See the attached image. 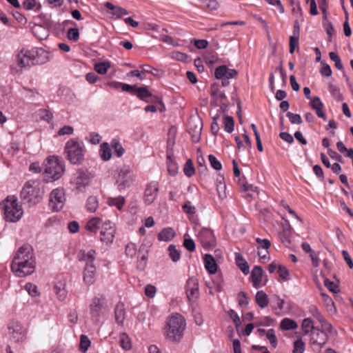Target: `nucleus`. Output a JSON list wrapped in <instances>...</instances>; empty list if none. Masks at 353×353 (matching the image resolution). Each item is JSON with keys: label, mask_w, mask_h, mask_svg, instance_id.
<instances>
[{"label": "nucleus", "mask_w": 353, "mask_h": 353, "mask_svg": "<svg viewBox=\"0 0 353 353\" xmlns=\"http://www.w3.org/2000/svg\"><path fill=\"white\" fill-rule=\"evenodd\" d=\"M43 194V184L40 180L28 181L21 192L22 200L31 205L39 203L42 200Z\"/></svg>", "instance_id": "obj_1"}, {"label": "nucleus", "mask_w": 353, "mask_h": 353, "mask_svg": "<svg viewBox=\"0 0 353 353\" xmlns=\"http://www.w3.org/2000/svg\"><path fill=\"white\" fill-rule=\"evenodd\" d=\"M110 310L107 300L103 294H98L91 299L89 304V314L94 325L101 324Z\"/></svg>", "instance_id": "obj_2"}, {"label": "nucleus", "mask_w": 353, "mask_h": 353, "mask_svg": "<svg viewBox=\"0 0 353 353\" xmlns=\"http://www.w3.org/2000/svg\"><path fill=\"white\" fill-rule=\"evenodd\" d=\"M185 321L179 314H172L167 321L165 334L168 339L179 341L185 328Z\"/></svg>", "instance_id": "obj_3"}, {"label": "nucleus", "mask_w": 353, "mask_h": 353, "mask_svg": "<svg viewBox=\"0 0 353 353\" xmlns=\"http://www.w3.org/2000/svg\"><path fill=\"white\" fill-rule=\"evenodd\" d=\"M64 153L71 163L81 164L84 159L85 148L82 141L77 139H70L65 143Z\"/></svg>", "instance_id": "obj_4"}, {"label": "nucleus", "mask_w": 353, "mask_h": 353, "mask_svg": "<svg viewBox=\"0 0 353 353\" xmlns=\"http://www.w3.org/2000/svg\"><path fill=\"white\" fill-rule=\"evenodd\" d=\"M4 219L9 222L18 221L23 215V209L14 196H8L1 203Z\"/></svg>", "instance_id": "obj_5"}, {"label": "nucleus", "mask_w": 353, "mask_h": 353, "mask_svg": "<svg viewBox=\"0 0 353 353\" xmlns=\"http://www.w3.org/2000/svg\"><path fill=\"white\" fill-rule=\"evenodd\" d=\"M64 171V163L59 157H51L47 159L44 172L47 181H53L59 179Z\"/></svg>", "instance_id": "obj_6"}, {"label": "nucleus", "mask_w": 353, "mask_h": 353, "mask_svg": "<svg viewBox=\"0 0 353 353\" xmlns=\"http://www.w3.org/2000/svg\"><path fill=\"white\" fill-rule=\"evenodd\" d=\"M335 333H336V331L333 328L332 326L330 330H326L321 326V328L317 327L310 334V344L317 350H321L326 344L328 340V336Z\"/></svg>", "instance_id": "obj_7"}, {"label": "nucleus", "mask_w": 353, "mask_h": 353, "mask_svg": "<svg viewBox=\"0 0 353 353\" xmlns=\"http://www.w3.org/2000/svg\"><path fill=\"white\" fill-rule=\"evenodd\" d=\"M29 50H21L14 57V63L10 65L12 73L21 74L23 68H27L32 64Z\"/></svg>", "instance_id": "obj_8"}, {"label": "nucleus", "mask_w": 353, "mask_h": 353, "mask_svg": "<svg viewBox=\"0 0 353 353\" xmlns=\"http://www.w3.org/2000/svg\"><path fill=\"white\" fill-rule=\"evenodd\" d=\"M197 239L205 250H212L216 245V240L214 232L209 228H202L197 234Z\"/></svg>", "instance_id": "obj_9"}, {"label": "nucleus", "mask_w": 353, "mask_h": 353, "mask_svg": "<svg viewBox=\"0 0 353 353\" xmlns=\"http://www.w3.org/2000/svg\"><path fill=\"white\" fill-rule=\"evenodd\" d=\"M65 202V195L64 189L62 188H57L54 189L49 198V206L53 211L61 210Z\"/></svg>", "instance_id": "obj_10"}, {"label": "nucleus", "mask_w": 353, "mask_h": 353, "mask_svg": "<svg viewBox=\"0 0 353 353\" xmlns=\"http://www.w3.org/2000/svg\"><path fill=\"white\" fill-rule=\"evenodd\" d=\"M134 179L131 174L128 168H123L119 170L116 179V185L119 192H123L129 188L133 183Z\"/></svg>", "instance_id": "obj_11"}, {"label": "nucleus", "mask_w": 353, "mask_h": 353, "mask_svg": "<svg viewBox=\"0 0 353 353\" xmlns=\"http://www.w3.org/2000/svg\"><path fill=\"white\" fill-rule=\"evenodd\" d=\"M28 259L25 262L19 264L18 269L11 264V270L19 277L26 276L34 272L35 270V260L34 257L27 256Z\"/></svg>", "instance_id": "obj_12"}, {"label": "nucleus", "mask_w": 353, "mask_h": 353, "mask_svg": "<svg viewBox=\"0 0 353 353\" xmlns=\"http://www.w3.org/2000/svg\"><path fill=\"white\" fill-rule=\"evenodd\" d=\"M115 226L110 221L103 222L100 232V240L106 244L112 243L114 239Z\"/></svg>", "instance_id": "obj_13"}, {"label": "nucleus", "mask_w": 353, "mask_h": 353, "mask_svg": "<svg viewBox=\"0 0 353 353\" xmlns=\"http://www.w3.org/2000/svg\"><path fill=\"white\" fill-rule=\"evenodd\" d=\"M32 65H42L50 61V53L42 48L29 50Z\"/></svg>", "instance_id": "obj_14"}, {"label": "nucleus", "mask_w": 353, "mask_h": 353, "mask_svg": "<svg viewBox=\"0 0 353 353\" xmlns=\"http://www.w3.org/2000/svg\"><path fill=\"white\" fill-rule=\"evenodd\" d=\"M159 190V185L157 181H152L149 182L144 191V202L147 205L152 204L157 198Z\"/></svg>", "instance_id": "obj_15"}, {"label": "nucleus", "mask_w": 353, "mask_h": 353, "mask_svg": "<svg viewBox=\"0 0 353 353\" xmlns=\"http://www.w3.org/2000/svg\"><path fill=\"white\" fill-rule=\"evenodd\" d=\"M28 256L33 257V252L31 246L26 244L19 248L12 264H14V267L18 269L19 264L25 262L26 259H28Z\"/></svg>", "instance_id": "obj_16"}, {"label": "nucleus", "mask_w": 353, "mask_h": 353, "mask_svg": "<svg viewBox=\"0 0 353 353\" xmlns=\"http://www.w3.org/2000/svg\"><path fill=\"white\" fill-rule=\"evenodd\" d=\"M254 288H259L265 285L267 279L263 275V270L261 266H254L250 276Z\"/></svg>", "instance_id": "obj_17"}, {"label": "nucleus", "mask_w": 353, "mask_h": 353, "mask_svg": "<svg viewBox=\"0 0 353 353\" xmlns=\"http://www.w3.org/2000/svg\"><path fill=\"white\" fill-rule=\"evenodd\" d=\"M186 294L190 301H194L199 296V284L198 281L195 278H190L188 279L185 285Z\"/></svg>", "instance_id": "obj_18"}, {"label": "nucleus", "mask_w": 353, "mask_h": 353, "mask_svg": "<svg viewBox=\"0 0 353 353\" xmlns=\"http://www.w3.org/2000/svg\"><path fill=\"white\" fill-rule=\"evenodd\" d=\"M309 312L321 323L322 327L325 328L326 330H330L332 329V324L325 319L316 305H311L309 307Z\"/></svg>", "instance_id": "obj_19"}, {"label": "nucleus", "mask_w": 353, "mask_h": 353, "mask_svg": "<svg viewBox=\"0 0 353 353\" xmlns=\"http://www.w3.org/2000/svg\"><path fill=\"white\" fill-rule=\"evenodd\" d=\"M97 268L94 265H85L83 272V281L85 285L90 286L95 282Z\"/></svg>", "instance_id": "obj_20"}, {"label": "nucleus", "mask_w": 353, "mask_h": 353, "mask_svg": "<svg viewBox=\"0 0 353 353\" xmlns=\"http://www.w3.org/2000/svg\"><path fill=\"white\" fill-rule=\"evenodd\" d=\"M77 258L79 261L85 262V265H94L93 263L96 259V252L94 250H90L88 252L81 250L78 252Z\"/></svg>", "instance_id": "obj_21"}, {"label": "nucleus", "mask_w": 353, "mask_h": 353, "mask_svg": "<svg viewBox=\"0 0 353 353\" xmlns=\"http://www.w3.org/2000/svg\"><path fill=\"white\" fill-rule=\"evenodd\" d=\"M91 175L88 171L80 170L76 179L77 188L81 190L88 185L90 181Z\"/></svg>", "instance_id": "obj_22"}, {"label": "nucleus", "mask_w": 353, "mask_h": 353, "mask_svg": "<svg viewBox=\"0 0 353 353\" xmlns=\"http://www.w3.org/2000/svg\"><path fill=\"white\" fill-rule=\"evenodd\" d=\"M310 106L316 111L319 117L326 120V115L323 110L324 105L319 97H314L310 100Z\"/></svg>", "instance_id": "obj_23"}, {"label": "nucleus", "mask_w": 353, "mask_h": 353, "mask_svg": "<svg viewBox=\"0 0 353 353\" xmlns=\"http://www.w3.org/2000/svg\"><path fill=\"white\" fill-rule=\"evenodd\" d=\"M141 100L147 103L152 102L154 98L152 93L148 90L147 87H137L134 94Z\"/></svg>", "instance_id": "obj_24"}, {"label": "nucleus", "mask_w": 353, "mask_h": 353, "mask_svg": "<svg viewBox=\"0 0 353 353\" xmlns=\"http://www.w3.org/2000/svg\"><path fill=\"white\" fill-rule=\"evenodd\" d=\"M204 265L207 271L210 274H214L217 271V264L214 258L209 254H205L203 257Z\"/></svg>", "instance_id": "obj_25"}, {"label": "nucleus", "mask_w": 353, "mask_h": 353, "mask_svg": "<svg viewBox=\"0 0 353 353\" xmlns=\"http://www.w3.org/2000/svg\"><path fill=\"white\" fill-rule=\"evenodd\" d=\"M292 228L288 221L283 225V230L279 232V236L283 243H290V237L292 234Z\"/></svg>", "instance_id": "obj_26"}, {"label": "nucleus", "mask_w": 353, "mask_h": 353, "mask_svg": "<svg viewBox=\"0 0 353 353\" xmlns=\"http://www.w3.org/2000/svg\"><path fill=\"white\" fill-rule=\"evenodd\" d=\"M125 316V306L122 303H118L114 309L115 321L119 325H123Z\"/></svg>", "instance_id": "obj_27"}, {"label": "nucleus", "mask_w": 353, "mask_h": 353, "mask_svg": "<svg viewBox=\"0 0 353 353\" xmlns=\"http://www.w3.org/2000/svg\"><path fill=\"white\" fill-rule=\"evenodd\" d=\"M102 219L99 217H92L86 223L85 228L92 233H96L102 225Z\"/></svg>", "instance_id": "obj_28"}, {"label": "nucleus", "mask_w": 353, "mask_h": 353, "mask_svg": "<svg viewBox=\"0 0 353 353\" xmlns=\"http://www.w3.org/2000/svg\"><path fill=\"white\" fill-rule=\"evenodd\" d=\"M211 95L215 99L216 102L221 106V109H223V107L225 110L228 108L226 103L227 98L223 92L219 91L216 89L212 91Z\"/></svg>", "instance_id": "obj_29"}, {"label": "nucleus", "mask_w": 353, "mask_h": 353, "mask_svg": "<svg viewBox=\"0 0 353 353\" xmlns=\"http://www.w3.org/2000/svg\"><path fill=\"white\" fill-rule=\"evenodd\" d=\"M125 199L122 196L117 197H108L107 199V204L109 206L115 207L119 210H121L125 205Z\"/></svg>", "instance_id": "obj_30"}, {"label": "nucleus", "mask_w": 353, "mask_h": 353, "mask_svg": "<svg viewBox=\"0 0 353 353\" xmlns=\"http://www.w3.org/2000/svg\"><path fill=\"white\" fill-rule=\"evenodd\" d=\"M255 301L261 308H265L269 304L268 296L263 290H260L256 292L255 295Z\"/></svg>", "instance_id": "obj_31"}, {"label": "nucleus", "mask_w": 353, "mask_h": 353, "mask_svg": "<svg viewBox=\"0 0 353 353\" xmlns=\"http://www.w3.org/2000/svg\"><path fill=\"white\" fill-rule=\"evenodd\" d=\"M235 261L236 265L239 268L242 272L245 274H248L250 272L249 265L247 261L244 259L243 256L239 253H236Z\"/></svg>", "instance_id": "obj_32"}, {"label": "nucleus", "mask_w": 353, "mask_h": 353, "mask_svg": "<svg viewBox=\"0 0 353 353\" xmlns=\"http://www.w3.org/2000/svg\"><path fill=\"white\" fill-rule=\"evenodd\" d=\"M21 7L26 10H34L39 12L41 9V5L37 0H23L21 4Z\"/></svg>", "instance_id": "obj_33"}, {"label": "nucleus", "mask_w": 353, "mask_h": 353, "mask_svg": "<svg viewBox=\"0 0 353 353\" xmlns=\"http://www.w3.org/2000/svg\"><path fill=\"white\" fill-rule=\"evenodd\" d=\"M105 6L108 10H112V14L117 16V17H121L122 16L128 14V12L125 9L116 6L110 2H106Z\"/></svg>", "instance_id": "obj_34"}, {"label": "nucleus", "mask_w": 353, "mask_h": 353, "mask_svg": "<svg viewBox=\"0 0 353 353\" xmlns=\"http://www.w3.org/2000/svg\"><path fill=\"white\" fill-rule=\"evenodd\" d=\"M175 233L171 228H164L158 234V239L163 241H170L174 237Z\"/></svg>", "instance_id": "obj_35"}, {"label": "nucleus", "mask_w": 353, "mask_h": 353, "mask_svg": "<svg viewBox=\"0 0 353 353\" xmlns=\"http://www.w3.org/2000/svg\"><path fill=\"white\" fill-rule=\"evenodd\" d=\"M99 153L103 161H107L110 160L112 157L110 145L108 143H103L100 146Z\"/></svg>", "instance_id": "obj_36"}, {"label": "nucleus", "mask_w": 353, "mask_h": 353, "mask_svg": "<svg viewBox=\"0 0 353 353\" xmlns=\"http://www.w3.org/2000/svg\"><path fill=\"white\" fill-rule=\"evenodd\" d=\"M301 327L305 334H309L317 327H314V322L311 318H305L302 321Z\"/></svg>", "instance_id": "obj_37"}, {"label": "nucleus", "mask_w": 353, "mask_h": 353, "mask_svg": "<svg viewBox=\"0 0 353 353\" xmlns=\"http://www.w3.org/2000/svg\"><path fill=\"white\" fill-rule=\"evenodd\" d=\"M280 327L283 330H295L298 327V324L291 319L284 318L281 322Z\"/></svg>", "instance_id": "obj_38"}, {"label": "nucleus", "mask_w": 353, "mask_h": 353, "mask_svg": "<svg viewBox=\"0 0 353 353\" xmlns=\"http://www.w3.org/2000/svg\"><path fill=\"white\" fill-rule=\"evenodd\" d=\"M85 207L90 212H94L99 208V201L94 196H90L86 201Z\"/></svg>", "instance_id": "obj_39"}, {"label": "nucleus", "mask_w": 353, "mask_h": 353, "mask_svg": "<svg viewBox=\"0 0 353 353\" xmlns=\"http://www.w3.org/2000/svg\"><path fill=\"white\" fill-rule=\"evenodd\" d=\"M167 169L172 176H175L178 172V165L170 155L167 156Z\"/></svg>", "instance_id": "obj_40"}, {"label": "nucleus", "mask_w": 353, "mask_h": 353, "mask_svg": "<svg viewBox=\"0 0 353 353\" xmlns=\"http://www.w3.org/2000/svg\"><path fill=\"white\" fill-rule=\"evenodd\" d=\"M223 123L224 125V130L227 132L231 133L233 132L234 127V121L232 117L225 115L223 119Z\"/></svg>", "instance_id": "obj_41"}, {"label": "nucleus", "mask_w": 353, "mask_h": 353, "mask_svg": "<svg viewBox=\"0 0 353 353\" xmlns=\"http://www.w3.org/2000/svg\"><path fill=\"white\" fill-rule=\"evenodd\" d=\"M169 256L173 262L178 261L181 258V251L176 249V245L172 244L168 248Z\"/></svg>", "instance_id": "obj_42"}, {"label": "nucleus", "mask_w": 353, "mask_h": 353, "mask_svg": "<svg viewBox=\"0 0 353 353\" xmlns=\"http://www.w3.org/2000/svg\"><path fill=\"white\" fill-rule=\"evenodd\" d=\"M111 146L114 149V153L118 157H122L125 153L124 148L118 140L112 139L111 141Z\"/></svg>", "instance_id": "obj_43"}, {"label": "nucleus", "mask_w": 353, "mask_h": 353, "mask_svg": "<svg viewBox=\"0 0 353 353\" xmlns=\"http://www.w3.org/2000/svg\"><path fill=\"white\" fill-rule=\"evenodd\" d=\"M110 68V63L109 61L97 63L94 65V70L100 74H105Z\"/></svg>", "instance_id": "obj_44"}, {"label": "nucleus", "mask_w": 353, "mask_h": 353, "mask_svg": "<svg viewBox=\"0 0 353 353\" xmlns=\"http://www.w3.org/2000/svg\"><path fill=\"white\" fill-rule=\"evenodd\" d=\"M328 89L333 97L338 101H342L343 97L342 94L340 92L339 88L332 83L329 84Z\"/></svg>", "instance_id": "obj_45"}, {"label": "nucleus", "mask_w": 353, "mask_h": 353, "mask_svg": "<svg viewBox=\"0 0 353 353\" xmlns=\"http://www.w3.org/2000/svg\"><path fill=\"white\" fill-rule=\"evenodd\" d=\"M183 172H184V174L188 177H191L192 176H193L194 174L195 169H194V167L192 160L188 159L186 161V163L184 165V168H183Z\"/></svg>", "instance_id": "obj_46"}, {"label": "nucleus", "mask_w": 353, "mask_h": 353, "mask_svg": "<svg viewBox=\"0 0 353 353\" xmlns=\"http://www.w3.org/2000/svg\"><path fill=\"white\" fill-rule=\"evenodd\" d=\"M119 343L121 346L126 350L131 348L130 338L125 333H122L120 334Z\"/></svg>", "instance_id": "obj_47"}, {"label": "nucleus", "mask_w": 353, "mask_h": 353, "mask_svg": "<svg viewBox=\"0 0 353 353\" xmlns=\"http://www.w3.org/2000/svg\"><path fill=\"white\" fill-rule=\"evenodd\" d=\"M67 37L72 41H77L79 39V31L77 28H70L67 31Z\"/></svg>", "instance_id": "obj_48"}, {"label": "nucleus", "mask_w": 353, "mask_h": 353, "mask_svg": "<svg viewBox=\"0 0 353 353\" xmlns=\"http://www.w3.org/2000/svg\"><path fill=\"white\" fill-rule=\"evenodd\" d=\"M228 314L230 319L233 321L234 323L235 324V327L237 332H239V327L241 323L238 314L234 310H230L228 311Z\"/></svg>", "instance_id": "obj_49"}, {"label": "nucleus", "mask_w": 353, "mask_h": 353, "mask_svg": "<svg viewBox=\"0 0 353 353\" xmlns=\"http://www.w3.org/2000/svg\"><path fill=\"white\" fill-rule=\"evenodd\" d=\"M305 350V343L301 339H297L294 342L293 353H303Z\"/></svg>", "instance_id": "obj_50"}, {"label": "nucleus", "mask_w": 353, "mask_h": 353, "mask_svg": "<svg viewBox=\"0 0 353 353\" xmlns=\"http://www.w3.org/2000/svg\"><path fill=\"white\" fill-rule=\"evenodd\" d=\"M299 37L300 36L293 34L290 37V53L293 54L295 48L298 47L299 43Z\"/></svg>", "instance_id": "obj_51"}, {"label": "nucleus", "mask_w": 353, "mask_h": 353, "mask_svg": "<svg viewBox=\"0 0 353 353\" xmlns=\"http://www.w3.org/2000/svg\"><path fill=\"white\" fill-rule=\"evenodd\" d=\"M286 116L292 124H301L303 122L302 118L299 114H294L291 112H287Z\"/></svg>", "instance_id": "obj_52"}, {"label": "nucleus", "mask_w": 353, "mask_h": 353, "mask_svg": "<svg viewBox=\"0 0 353 353\" xmlns=\"http://www.w3.org/2000/svg\"><path fill=\"white\" fill-rule=\"evenodd\" d=\"M90 345V341L88 337L85 335L82 334L80 337V350L85 352Z\"/></svg>", "instance_id": "obj_53"}, {"label": "nucleus", "mask_w": 353, "mask_h": 353, "mask_svg": "<svg viewBox=\"0 0 353 353\" xmlns=\"http://www.w3.org/2000/svg\"><path fill=\"white\" fill-rule=\"evenodd\" d=\"M329 57L334 62V65L337 69L342 70L343 68L341 59L336 53L331 52L329 53Z\"/></svg>", "instance_id": "obj_54"}, {"label": "nucleus", "mask_w": 353, "mask_h": 353, "mask_svg": "<svg viewBox=\"0 0 353 353\" xmlns=\"http://www.w3.org/2000/svg\"><path fill=\"white\" fill-rule=\"evenodd\" d=\"M266 336L270 341L271 345L275 348L277 345V339L273 329H270L266 332Z\"/></svg>", "instance_id": "obj_55"}, {"label": "nucleus", "mask_w": 353, "mask_h": 353, "mask_svg": "<svg viewBox=\"0 0 353 353\" xmlns=\"http://www.w3.org/2000/svg\"><path fill=\"white\" fill-rule=\"evenodd\" d=\"M208 160L211 166L216 170H220L222 168L221 162L213 154L208 156Z\"/></svg>", "instance_id": "obj_56"}, {"label": "nucleus", "mask_w": 353, "mask_h": 353, "mask_svg": "<svg viewBox=\"0 0 353 353\" xmlns=\"http://www.w3.org/2000/svg\"><path fill=\"white\" fill-rule=\"evenodd\" d=\"M256 242L258 244L257 249L268 250L271 246V242L266 239H262L261 238H256Z\"/></svg>", "instance_id": "obj_57"}, {"label": "nucleus", "mask_w": 353, "mask_h": 353, "mask_svg": "<svg viewBox=\"0 0 353 353\" xmlns=\"http://www.w3.org/2000/svg\"><path fill=\"white\" fill-rule=\"evenodd\" d=\"M238 303L240 306L245 307L248 305V298L245 292H241L237 295Z\"/></svg>", "instance_id": "obj_58"}, {"label": "nucleus", "mask_w": 353, "mask_h": 353, "mask_svg": "<svg viewBox=\"0 0 353 353\" xmlns=\"http://www.w3.org/2000/svg\"><path fill=\"white\" fill-rule=\"evenodd\" d=\"M225 74H227V66L225 65L217 67L214 72L215 77L218 79L225 77Z\"/></svg>", "instance_id": "obj_59"}, {"label": "nucleus", "mask_w": 353, "mask_h": 353, "mask_svg": "<svg viewBox=\"0 0 353 353\" xmlns=\"http://www.w3.org/2000/svg\"><path fill=\"white\" fill-rule=\"evenodd\" d=\"M268 4L275 6L280 14L285 12V8L280 0H265Z\"/></svg>", "instance_id": "obj_60"}, {"label": "nucleus", "mask_w": 353, "mask_h": 353, "mask_svg": "<svg viewBox=\"0 0 353 353\" xmlns=\"http://www.w3.org/2000/svg\"><path fill=\"white\" fill-rule=\"evenodd\" d=\"M182 209L185 213L193 215L196 212V208L194 206L192 205L191 202L188 201L183 205Z\"/></svg>", "instance_id": "obj_61"}, {"label": "nucleus", "mask_w": 353, "mask_h": 353, "mask_svg": "<svg viewBox=\"0 0 353 353\" xmlns=\"http://www.w3.org/2000/svg\"><path fill=\"white\" fill-rule=\"evenodd\" d=\"M25 289L32 296H36L39 294L37 292V287L33 283H26L25 285Z\"/></svg>", "instance_id": "obj_62"}, {"label": "nucleus", "mask_w": 353, "mask_h": 353, "mask_svg": "<svg viewBox=\"0 0 353 353\" xmlns=\"http://www.w3.org/2000/svg\"><path fill=\"white\" fill-rule=\"evenodd\" d=\"M183 246L189 252H194L195 250V243L190 238H185L183 241Z\"/></svg>", "instance_id": "obj_63"}, {"label": "nucleus", "mask_w": 353, "mask_h": 353, "mask_svg": "<svg viewBox=\"0 0 353 353\" xmlns=\"http://www.w3.org/2000/svg\"><path fill=\"white\" fill-rule=\"evenodd\" d=\"M278 274L283 280L287 281L289 279V271L285 266H278Z\"/></svg>", "instance_id": "obj_64"}]
</instances>
